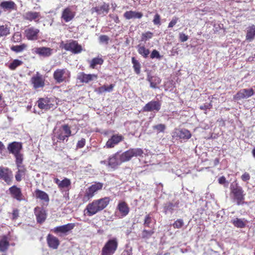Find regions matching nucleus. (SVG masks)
Masks as SVG:
<instances>
[{"label":"nucleus","mask_w":255,"mask_h":255,"mask_svg":"<svg viewBox=\"0 0 255 255\" xmlns=\"http://www.w3.org/2000/svg\"><path fill=\"white\" fill-rule=\"evenodd\" d=\"M219 183L221 184H224L227 182L226 179L224 176H222L219 179Z\"/></svg>","instance_id":"nucleus-61"},{"label":"nucleus","mask_w":255,"mask_h":255,"mask_svg":"<svg viewBox=\"0 0 255 255\" xmlns=\"http://www.w3.org/2000/svg\"><path fill=\"white\" fill-rule=\"evenodd\" d=\"M161 57V56L157 50H156L155 49H154L153 50H152V51L151 52V53L150 54V58L151 59H154L155 58H156L157 59H160Z\"/></svg>","instance_id":"nucleus-51"},{"label":"nucleus","mask_w":255,"mask_h":255,"mask_svg":"<svg viewBox=\"0 0 255 255\" xmlns=\"http://www.w3.org/2000/svg\"><path fill=\"white\" fill-rule=\"evenodd\" d=\"M110 10V5L105 2L103 4L98 6L93 7L91 8V11L92 13L96 12L98 15H105L108 13Z\"/></svg>","instance_id":"nucleus-16"},{"label":"nucleus","mask_w":255,"mask_h":255,"mask_svg":"<svg viewBox=\"0 0 255 255\" xmlns=\"http://www.w3.org/2000/svg\"><path fill=\"white\" fill-rule=\"evenodd\" d=\"M152 128L153 130L157 133H163L166 129V126L163 124H159L153 126Z\"/></svg>","instance_id":"nucleus-42"},{"label":"nucleus","mask_w":255,"mask_h":255,"mask_svg":"<svg viewBox=\"0 0 255 255\" xmlns=\"http://www.w3.org/2000/svg\"><path fill=\"white\" fill-rule=\"evenodd\" d=\"M153 34L150 31H147L145 33H143L141 34V41H146L152 37Z\"/></svg>","instance_id":"nucleus-48"},{"label":"nucleus","mask_w":255,"mask_h":255,"mask_svg":"<svg viewBox=\"0 0 255 255\" xmlns=\"http://www.w3.org/2000/svg\"><path fill=\"white\" fill-rule=\"evenodd\" d=\"M40 17V13L39 12L29 11L23 15V18L29 21H34L38 22Z\"/></svg>","instance_id":"nucleus-27"},{"label":"nucleus","mask_w":255,"mask_h":255,"mask_svg":"<svg viewBox=\"0 0 255 255\" xmlns=\"http://www.w3.org/2000/svg\"><path fill=\"white\" fill-rule=\"evenodd\" d=\"M255 37V25H252L247 28L246 39L249 42L252 41Z\"/></svg>","instance_id":"nucleus-35"},{"label":"nucleus","mask_w":255,"mask_h":255,"mask_svg":"<svg viewBox=\"0 0 255 255\" xmlns=\"http://www.w3.org/2000/svg\"><path fill=\"white\" fill-rule=\"evenodd\" d=\"M0 7L4 11L11 10L16 9V4L11 0L3 1L0 3Z\"/></svg>","instance_id":"nucleus-32"},{"label":"nucleus","mask_w":255,"mask_h":255,"mask_svg":"<svg viewBox=\"0 0 255 255\" xmlns=\"http://www.w3.org/2000/svg\"><path fill=\"white\" fill-rule=\"evenodd\" d=\"M121 163L119 152L110 156L108 158V166L112 168H117Z\"/></svg>","instance_id":"nucleus-22"},{"label":"nucleus","mask_w":255,"mask_h":255,"mask_svg":"<svg viewBox=\"0 0 255 255\" xmlns=\"http://www.w3.org/2000/svg\"><path fill=\"white\" fill-rule=\"evenodd\" d=\"M38 108L41 110H48L53 109L57 105L55 97H45L39 98L37 101Z\"/></svg>","instance_id":"nucleus-6"},{"label":"nucleus","mask_w":255,"mask_h":255,"mask_svg":"<svg viewBox=\"0 0 255 255\" xmlns=\"http://www.w3.org/2000/svg\"><path fill=\"white\" fill-rule=\"evenodd\" d=\"M131 63L133 65V68L134 72L137 75H139L140 73L141 64L134 57L131 58Z\"/></svg>","instance_id":"nucleus-39"},{"label":"nucleus","mask_w":255,"mask_h":255,"mask_svg":"<svg viewBox=\"0 0 255 255\" xmlns=\"http://www.w3.org/2000/svg\"><path fill=\"white\" fill-rule=\"evenodd\" d=\"M118 209L119 210V212L121 214V217H124L127 216L129 211V207L127 204L125 202H121L119 203Z\"/></svg>","instance_id":"nucleus-34"},{"label":"nucleus","mask_w":255,"mask_h":255,"mask_svg":"<svg viewBox=\"0 0 255 255\" xmlns=\"http://www.w3.org/2000/svg\"><path fill=\"white\" fill-rule=\"evenodd\" d=\"M53 77L56 83L69 82L71 72L66 68H58L54 71Z\"/></svg>","instance_id":"nucleus-4"},{"label":"nucleus","mask_w":255,"mask_h":255,"mask_svg":"<svg viewBox=\"0 0 255 255\" xmlns=\"http://www.w3.org/2000/svg\"><path fill=\"white\" fill-rule=\"evenodd\" d=\"M184 225L183 220L182 219H178L173 224V226L175 229H180Z\"/></svg>","instance_id":"nucleus-49"},{"label":"nucleus","mask_w":255,"mask_h":255,"mask_svg":"<svg viewBox=\"0 0 255 255\" xmlns=\"http://www.w3.org/2000/svg\"><path fill=\"white\" fill-rule=\"evenodd\" d=\"M179 39L181 42H185L188 39V35H186L183 33H180L179 35Z\"/></svg>","instance_id":"nucleus-57"},{"label":"nucleus","mask_w":255,"mask_h":255,"mask_svg":"<svg viewBox=\"0 0 255 255\" xmlns=\"http://www.w3.org/2000/svg\"><path fill=\"white\" fill-rule=\"evenodd\" d=\"M23 64L21 60L18 59L13 60L8 66V67L11 70H15L17 67L20 66Z\"/></svg>","instance_id":"nucleus-43"},{"label":"nucleus","mask_w":255,"mask_h":255,"mask_svg":"<svg viewBox=\"0 0 255 255\" xmlns=\"http://www.w3.org/2000/svg\"><path fill=\"white\" fill-rule=\"evenodd\" d=\"M35 196L36 198H38L46 202H48L49 201L48 195L46 192L39 189H36L35 191Z\"/></svg>","instance_id":"nucleus-38"},{"label":"nucleus","mask_w":255,"mask_h":255,"mask_svg":"<svg viewBox=\"0 0 255 255\" xmlns=\"http://www.w3.org/2000/svg\"><path fill=\"white\" fill-rule=\"evenodd\" d=\"M98 79V75L94 74H85L84 72H80L77 75V79L83 83H88L93 80Z\"/></svg>","instance_id":"nucleus-17"},{"label":"nucleus","mask_w":255,"mask_h":255,"mask_svg":"<svg viewBox=\"0 0 255 255\" xmlns=\"http://www.w3.org/2000/svg\"><path fill=\"white\" fill-rule=\"evenodd\" d=\"M95 91L99 94L106 92L105 85L98 88Z\"/></svg>","instance_id":"nucleus-58"},{"label":"nucleus","mask_w":255,"mask_h":255,"mask_svg":"<svg viewBox=\"0 0 255 255\" xmlns=\"http://www.w3.org/2000/svg\"><path fill=\"white\" fill-rule=\"evenodd\" d=\"M122 255H132V250L131 249L124 251Z\"/></svg>","instance_id":"nucleus-62"},{"label":"nucleus","mask_w":255,"mask_h":255,"mask_svg":"<svg viewBox=\"0 0 255 255\" xmlns=\"http://www.w3.org/2000/svg\"><path fill=\"white\" fill-rule=\"evenodd\" d=\"M27 47V45L22 43L19 45H13L10 47V49L16 53L22 52Z\"/></svg>","instance_id":"nucleus-44"},{"label":"nucleus","mask_w":255,"mask_h":255,"mask_svg":"<svg viewBox=\"0 0 255 255\" xmlns=\"http://www.w3.org/2000/svg\"><path fill=\"white\" fill-rule=\"evenodd\" d=\"M241 178L243 181L248 182L250 179V175L248 172H245Z\"/></svg>","instance_id":"nucleus-56"},{"label":"nucleus","mask_w":255,"mask_h":255,"mask_svg":"<svg viewBox=\"0 0 255 255\" xmlns=\"http://www.w3.org/2000/svg\"><path fill=\"white\" fill-rule=\"evenodd\" d=\"M22 146L20 142H12L7 146V150L10 153L12 154L15 158V162L23 161V155L21 153Z\"/></svg>","instance_id":"nucleus-5"},{"label":"nucleus","mask_w":255,"mask_h":255,"mask_svg":"<svg viewBox=\"0 0 255 255\" xmlns=\"http://www.w3.org/2000/svg\"><path fill=\"white\" fill-rule=\"evenodd\" d=\"M63 48L74 54L80 53L82 51L81 45H79L77 41L73 40H71L69 42L64 44Z\"/></svg>","instance_id":"nucleus-12"},{"label":"nucleus","mask_w":255,"mask_h":255,"mask_svg":"<svg viewBox=\"0 0 255 255\" xmlns=\"http://www.w3.org/2000/svg\"><path fill=\"white\" fill-rule=\"evenodd\" d=\"M75 16V12L72 11L70 7L63 9L62 12L61 18L66 22L72 20Z\"/></svg>","instance_id":"nucleus-23"},{"label":"nucleus","mask_w":255,"mask_h":255,"mask_svg":"<svg viewBox=\"0 0 255 255\" xmlns=\"http://www.w3.org/2000/svg\"><path fill=\"white\" fill-rule=\"evenodd\" d=\"M40 32L39 29L31 26L26 28L24 32V34L26 39L29 40H36L38 38Z\"/></svg>","instance_id":"nucleus-15"},{"label":"nucleus","mask_w":255,"mask_h":255,"mask_svg":"<svg viewBox=\"0 0 255 255\" xmlns=\"http://www.w3.org/2000/svg\"><path fill=\"white\" fill-rule=\"evenodd\" d=\"M147 80L150 83V87L152 88H156L157 85L161 83V79L156 76H148Z\"/></svg>","instance_id":"nucleus-37"},{"label":"nucleus","mask_w":255,"mask_h":255,"mask_svg":"<svg viewBox=\"0 0 255 255\" xmlns=\"http://www.w3.org/2000/svg\"><path fill=\"white\" fill-rule=\"evenodd\" d=\"M75 225L74 223H68L67 224L57 226L51 230V231L58 235L60 237H62L68 235V234L75 227Z\"/></svg>","instance_id":"nucleus-9"},{"label":"nucleus","mask_w":255,"mask_h":255,"mask_svg":"<svg viewBox=\"0 0 255 255\" xmlns=\"http://www.w3.org/2000/svg\"><path fill=\"white\" fill-rule=\"evenodd\" d=\"M103 186V184L100 182H97L92 184L86 190L84 196V200L88 201L92 198L97 192L102 189Z\"/></svg>","instance_id":"nucleus-10"},{"label":"nucleus","mask_w":255,"mask_h":255,"mask_svg":"<svg viewBox=\"0 0 255 255\" xmlns=\"http://www.w3.org/2000/svg\"><path fill=\"white\" fill-rule=\"evenodd\" d=\"M12 40L14 42H19L21 41V34L18 32L15 33L12 37Z\"/></svg>","instance_id":"nucleus-53"},{"label":"nucleus","mask_w":255,"mask_h":255,"mask_svg":"<svg viewBox=\"0 0 255 255\" xmlns=\"http://www.w3.org/2000/svg\"><path fill=\"white\" fill-rule=\"evenodd\" d=\"M18 216V211L17 209L14 210L12 213V219H16Z\"/></svg>","instance_id":"nucleus-63"},{"label":"nucleus","mask_w":255,"mask_h":255,"mask_svg":"<svg viewBox=\"0 0 255 255\" xmlns=\"http://www.w3.org/2000/svg\"><path fill=\"white\" fill-rule=\"evenodd\" d=\"M143 153L142 149L140 148H130L122 153H119V158L123 163L129 161L132 157L140 156Z\"/></svg>","instance_id":"nucleus-8"},{"label":"nucleus","mask_w":255,"mask_h":255,"mask_svg":"<svg viewBox=\"0 0 255 255\" xmlns=\"http://www.w3.org/2000/svg\"><path fill=\"white\" fill-rule=\"evenodd\" d=\"M255 94L254 90L252 88L243 89L239 90L233 97L235 101H240L243 99H248Z\"/></svg>","instance_id":"nucleus-13"},{"label":"nucleus","mask_w":255,"mask_h":255,"mask_svg":"<svg viewBox=\"0 0 255 255\" xmlns=\"http://www.w3.org/2000/svg\"><path fill=\"white\" fill-rule=\"evenodd\" d=\"M23 161H20V162H15L18 170L16 172L15 177L17 181H21L22 178L25 176L26 172V168L24 166L22 165Z\"/></svg>","instance_id":"nucleus-24"},{"label":"nucleus","mask_w":255,"mask_h":255,"mask_svg":"<svg viewBox=\"0 0 255 255\" xmlns=\"http://www.w3.org/2000/svg\"><path fill=\"white\" fill-rule=\"evenodd\" d=\"M212 107V105L210 103H206L204 104L203 106H200V110H207L208 109H210L211 107Z\"/></svg>","instance_id":"nucleus-59"},{"label":"nucleus","mask_w":255,"mask_h":255,"mask_svg":"<svg viewBox=\"0 0 255 255\" xmlns=\"http://www.w3.org/2000/svg\"><path fill=\"white\" fill-rule=\"evenodd\" d=\"M124 139V137L121 134H115L113 135L107 141L106 146L108 148H113L115 145Z\"/></svg>","instance_id":"nucleus-19"},{"label":"nucleus","mask_w":255,"mask_h":255,"mask_svg":"<svg viewBox=\"0 0 255 255\" xmlns=\"http://www.w3.org/2000/svg\"><path fill=\"white\" fill-rule=\"evenodd\" d=\"M114 87H115V85L113 84H110L109 86H107L105 85L106 92H111L113 91Z\"/></svg>","instance_id":"nucleus-60"},{"label":"nucleus","mask_w":255,"mask_h":255,"mask_svg":"<svg viewBox=\"0 0 255 255\" xmlns=\"http://www.w3.org/2000/svg\"><path fill=\"white\" fill-rule=\"evenodd\" d=\"M46 240L48 246L53 249H57L60 244L58 239L51 234L48 235Z\"/></svg>","instance_id":"nucleus-29"},{"label":"nucleus","mask_w":255,"mask_h":255,"mask_svg":"<svg viewBox=\"0 0 255 255\" xmlns=\"http://www.w3.org/2000/svg\"><path fill=\"white\" fill-rule=\"evenodd\" d=\"M86 140L84 138H82L80 140H79L77 143V148H83L85 145Z\"/></svg>","instance_id":"nucleus-55"},{"label":"nucleus","mask_w":255,"mask_h":255,"mask_svg":"<svg viewBox=\"0 0 255 255\" xmlns=\"http://www.w3.org/2000/svg\"><path fill=\"white\" fill-rule=\"evenodd\" d=\"M9 191L11 197L17 201H21L23 199V196L20 188L16 186H12L9 188Z\"/></svg>","instance_id":"nucleus-25"},{"label":"nucleus","mask_w":255,"mask_h":255,"mask_svg":"<svg viewBox=\"0 0 255 255\" xmlns=\"http://www.w3.org/2000/svg\"><path fill=\"white\" fill-rule=\"evenodd\" d=\"M53 181L56 183L58 188L60 190H69L71 186V181L67 178H64L62 180H60L57 178H54Z\"/></svg>","instance_id":"nucleus-18"},{"label":"nucleus","mask_w":255,"mask_h":255,"mask_svg":"<svg viewBox=\"0 0 255 255\" xmlns=\"http://www.w3.org/2000/svg\"><path fill=\"white\" fill-rule=\"evenodd\" d=\"M143 16V14L141 12L129 10L126 11L124 14V17L128 20L132 18L140 19Z\"/></svg>","instance_id":"nucleus-31"},{"label":"nucleus","mask_w":255,"mask_h":255,"mask_svg":"<svg viewBox=\"0 0 255 255\" xmlns=\"http://www.w3.org/2000/svg\"><path fill=\"white\" fill-rule=\"evenodd\" d=\"M118 241L116 238L109 240L103 247L101 255H113L118 249Z\"/></svg>","instance_id":"nucleus-7"},{"label":"nucleus","mask_w":255,"mask_h":255,"mask_svg":"<svg viewBox=\"0 0 255 255\" xmlns=\"http://www.w3.org/2000/svg\"><path fill=\"white\" fill-rule=\"evenodd\" d=\"M4 149V146L2 142L0 141V153H2V151Z\"/></svg>","instance_id":"nucleus-64"},{"label":"nucleus","mask_w":255,"mask_h":255,"mask_svg":"<svg viewBox=\"0 0 255 255\" xmlns=\"http://www.w3.org/2000/svg\"><path fill=\"white\" fill-rule=\"evenodd\" d=\"M152 221V218L150 214L146 215L145 217L144 220V223H143L144 226L145 227H148V228H152V226L151 225Z\"/></svg>","instance_id":"nucleus-46"},{"label":"nucleus","mask_w":255,"mask_h":255,"mask_svg":"<svg viewBox=\"0 0 255 255\" xmlns=\"http://www.w3.org/2000/svg\"><path fill=\"white\" fill-rule=\"evenodd\" d=\"M55 134L52 138L53 143L55 142V138H57V142H64L65 140L67 141L69 136L72 135L71 128L68 124H64L58 128H54Z\"/></svg>","instance_id":"nucleus-2"},{"label":"nucleus","mask_w":255,"mask_h":255,"mask_svg":"<svg viewBox=\"0 0 255 255\" xmlns=\"http://www.w3.org/2000/svg\"><path fill=\"white\" fill-rule=\"evenodd\" d=\"M12 174L7 168L0 167V179L3 180L7 184H10L11 182Z\"/></svg>","instance_id":"nucleus-20"},{"label":"nucleus","mask_w":255,"mask_h":255,"mask_svg":"<svg viewBox=\"0 0 255 255\" xmlns=\"http://www.w3.org/2000/svg\"><path fill=\"white\" fill-rule=\"evenodd\" d=\"M53 49L49 47H41L35 49V52L44 57H49L52 54Z\"/></svg>","instance_id":"nucleus-28"},{"label":"nucleus","mask_w":255,"mask_h":255,"mask_svg":"<svg viewBox=\"0 0 255 255\" xmlns=\"http://www.w3.org/2000/svg\"><path fill=\"white\" fill-rule=\"evenodd\" d=\"M10 246L8 238L5 236H2L0 239V252L6 253Z\"/></svg>","instance_id":"nucleus-30"},{"label":"nucleus","mask_w":255,"mask_h":255,"mask_svg":"<svg viewBox=\"0 0 255 255\" xmlns=\"http://www.w3.org/2000/svg\"><path fill=\"white\" fill-rule=\"evenodd\" d=\"M230 190L233 201L236 202L238 205L244 204L245 194L242 187L238 186L237 183H232L230 185Z\"/></svg>","instance_id":"nucleus-3"},{"label":"nucleus","mask_w":255,"mask_h":255,"mask_svg":"<svg viewBox=\"0 0 255 255\" xmlns=\"http://www.w3.org/2000/svg\"><path fill=\"white\" fill-rule=\"evenodd\" d=\"M153 22L154 24L155 25H160L161 22H160V16L158 13H156L154 16V18L153 19Z\"/></svg>","instance_id":"nucleus-54"},{"label":"nucleus","mask_w":255,"mask_h":255,"mask_svg":"<svg viewBox=\"0 0 255 255\" xmlns=\"http://www.w3.org/2000/svg\"><path fill=\"white\" fill-rule=\"evenodd\" d=\"M109 37L106 35H101L99 37V41L100 43L108 44L109 43Z\"/></svg>","instance_id":"nucleus-50"},{"label":"nucleus","mask_w":255,"mask_h":255,"mask_svg":"<svg viewBox=\"0 0 255 255\" xmlns=\"http://www.w3.org/2000/svg\"><path fill=\"white\" fill-rule=\"evenodd\" d=\"M179 20V18L176 16H174L170 22L169 23L168 28H172L176 25Z\"/></svg>","instance_id":"nucleus-52"},{"label":"nucleus","mask_w":255,"mask_h":255,"mask_svg":"<svg viewBox=\"0 0 255 255\" xmlns=\"http://www.w3.org/2000/svg\"><path fill=\"white\" fill-rule=\"evenodd\" d=\"M179 203L176 202L175 203L167 202L164 204L163 212L165 214H172L175 208H178Z\"/></svg>","instance_id":"nucleus-33"},{"label":"nucleus","mask_w":255,"mask_h":255,"mask_svg":"<svg viewBox=\"0 0 255 255\" xmlns=\"http://www.w3.org/2000/svg\"><path fill=\"white\" fill-rule=\"evenodd\" d=\"M138 53L144 58H147L150 53L148 49L145 48L144 46L140 44L137 46Z\"/></svg>","instance_id":"nucleus-40"},{"label":"nucleus","mask_w":255,"mask_h":255,"mask_svg":"<svg viewBox=\"0 0 255 255\" xmlns=\"http://www.w3.org/2000/svg\"><path fill=\"white\" fill-rule=\"evenodd\" d=\"M103 63L104 60L102 58L99 57H95L93 58L90 61V67L92 69H94L97 65H101Z\"/></svg>","instance_id":"nucleus-41"},{"label":"nucleus","mask_w":255,"mask_h":255,"mask_svg":"<svg viewBox=\"0 0 255 255\" xmlns=\"http://www.w3.org/2000/svg\"><path fill=\"white\" fill-rule=\"evenodd\" d=\"M30 82L34 89L42 88L45 86L44 79H43L42 76L38 72L36 75L31 77Z\"/></svg>","instance_id":"nucleus-14"},{"label":"nucleus","mask_w":255,"mask_h":255,"mask_svg":"<svg viewBox=\"0 0 255 255\" xmlns=\"http://www.w3.org/2000/svg\"><path fill=\"white\" fill-rule=\"evenodd\" d=\"M109 202V197L94 200L92 203L88 204L86 207L85 210L87 211V215L91 216L103 210L108 206Z\"/></svg>","instance_id":"nucleus-1"},{"label":"nucleus","mask_w":255,"mask_h":255,"mask_svg":"<svg viewBox=\"0 0 255 255\" xmlns=\"http://www.w3.org/2000/svg\"><path fill=\"white\" fill-rule=\"evenodd\" d=\"M172 136L181 140L186 141L191 137L189 130L185 128H175L172 132Z\"/></svg>","instance_id":"nucleus-11"},{"label":"nucleus","mask_w":255,"mask_h":255,"mask_svg":"<svg viewBox=\"0 0 255 255\" xmlns=\"http://www.w3.org/2000/svg\"><path fill=\"white\" fill-rule=\"evenodd\" d=\"M154 233L153 229H151L150 230H143L142 232V238L143 239H149L152 235Z\"/></svg>","instance_id":"nucleus-47"},{"label":"nucleus","mask_w":255,"mask_h":255,"mask_svg":"<svg viewBox=\"0 0 255 255\" xmlns=\"http://www.w3.org/2000/svg\"><path fill=\"white\" fill-rule=\"evenodd\" d=\"M34 214L38 223L41 224L46 220V213L43 209L39 207H35L34 209Z\"/></svg>","instance_id":"nucleus-26"},{"label":"nucleus","mask_w":255,"mask_h":255,"mask_svg":"<svg viewBox=\"0 0 255 255\" xmlns=\"http://www.w3.org/2000/svg\"><path fill=\"white\" fill-rule=\"evenodd\" d=\"M9 33V28L6 25H0V37L6 36Z\"/></svg>","instance_id":"nucleus-45"},{"label":"nucleus","mask_w":255,"mask_h":255,"mask_svg":"<svg viewBox=\"0 0 255 255\" xmlns=\"http://www.w3.org/2000/svg\"><path fill=\"white\" fill-rule=\"evenodd\" d=\"M248 221L245 219L235 218L231 220V223L234 226L239 228H243L246 227Z\"/></svg>","instance_id":"nucleus-36"},{"label":"nucleus","mask_w":255,"mask_h":255,"mask_svg":"<svg viewBox=\"0 0 255 255\" xmlns=\"http://www.w3.org/2000/svg\"><path fill=\"white\" fill-rule=\"evenodd\" d=\"M161 103L159 101H151L147 103L143 107L145 112L156 111H158L161 108Z\"/></svg>","instance_id":"nucleus-21"}]
</instances>
